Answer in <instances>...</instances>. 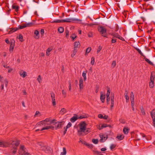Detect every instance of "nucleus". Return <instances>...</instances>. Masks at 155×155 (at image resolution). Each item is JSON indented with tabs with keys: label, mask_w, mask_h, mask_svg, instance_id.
I'll return each instance as SVG.
<instances>
[{
	"label": "nucleus",
	"mask_w": 155,
	"mask_h": 155,
	"mask_svg": "<svg viewBox=\"0 0 155 155\" xmlns=\"http://www.w3.org/2000/svg\"><path fill=\"white\" fill-rule=\"evenodd\" d=\"M79 129L78 130V135L79 136H83V132L86 130L87 124L85 122H81L79 124Z\"/></svg>",
	"instance_id": "f257e3e1"
},
{
	"label": "nucleus",
	"mask_w": 155,
	"mask_h": 155,
	"mask_svg": "<svg viewBox=\"0 0 155 155\" xmlns=\"http://www.w3.org/2000/svg\"><path fill=\"white\" fill-rule=\"evenodd\" d=\"M155 77V74L154 73H151L150 78L149 86L151 88H153L154 86V80Z\"/></svg>",
	"instance_id": "f03ea898"
},
{
	"label": "nucleus",
	"mask_w": 155,
	"mask_h": 155,
	"mask_svg": "<svg viewBox=\"0 0 155 155\" xmlns=\"http://www.w3.org/2000/svg\"><path fill=\"white\" fill-rule=\"evenodd\" d=\"M73 21H81V20L76 18H66L65 19H62V22H70Z\"/></svg>",
	"instance_id": "7ed1b4c3"
},
{
	"label": "nucleus",
	"mask_w": 155,
	"mask_h": 155,
	"mask_svg": "<svg viewBox=\"0 0 155 155\" xmlns=\"http://www.w3.org/2000/svg\"><path fill=\"white\" fill-rule=\"evenodd\" d=\"M98 31L100 32V33L103 36L105 37H107V30L106 28H104L102 26H101L98 28Z\"/></svg>",
	"instance_id": "20e7f679"
},
{
	"label": "nucleus",
	"mask_w": 155,
	"mask_h": 155,
	"mask_svg": "<svg viewBox=\"0 0 155 155\" xmlns=\"http://www.w3.org/2000/svg\"><path fill=\"white\" fill-rule=\"evenodd\" d=\"M10 146V143L0 140V147H6Z\"/></svg>",
	"instance_id": "39448f33"
},
{
	"label": "nucleus",
	"mask_w": 155,
	"mask_h": 155,
	"mask_svg": "<svg viewBox=\"0 0 155 155\" xmlns=\"http://www.w3.org/2000/svg\"><path fill=\"white\" fill-rule=\"evenodd\" d=\"M15 41L14 39H12L10 42V47L9 51L12 52L13 51L15 46Z\"/></svg>",
	"instance_id": "423d86ee"
},
{
	"label": "nucleus",
	"mask_w": 155,
	"mask_h": 155,
	"mask_svg": "<svg viewBox=\"0 0 155 155\" xmlns=\"http://www.w3.org/2000/svg\"><path fill=\"white\" fill-rule=\"evenodd\" d=\"M54 125L55 129L60 128H61L62 126V123L61 122H56L54 124Z\"/></svg>",
	"instance_id": "0eeeda50"
},
{
	"label": "nucleus",
	"mask_w": 155,
	"mask_h": 155,
	"mask_svg": "<svg viewBox=\"0 0 155 155\" xmlns=\"http://www.w3.org/2000/svg\"><path fill=\"white\" fill-rule=\"evenodd\" d=\"M32 23L30 22L27 24H24L23 25H20L19 27L18 28V30L19 29H22L27 27H29L31 25H32Z\"/></svg>",
	"instance_id": "6e6552de"
},
{
	"label": "nucleus",
	"mask_w": 155,
	"mask_h": 155,
	"mask_svg": "<svg viewBox=\"0 0 155 155\" xmlns=\"http://www.w3.org/2000/svg\"><path fill=\"white\" fill-rule=\"evenodd\" d=\"M19 74L21 76L22 78H25L27 76V73L26 72L22 70L19 72Z\"/></svg>",
	"instance_id": "1a4fd4ad"
},
{
	"label": "nucleus",
	"mask_w": 155,
	"mask_h": 155,
	"mask_svg": "<svg viewBox=\"0 0 155 155\" xmlns=\"http://www.w3.org/2000/svg\"><path fill=\"white\" fill-rule=\"evenodd\" d=\"M111 105L110 106L111 108H112L114 106V94H112L111 96Z\"/></svg>",
	"instance_id": "9d476101"
},
{
	"label": "nucleus",
	"mask_w": 155,
	"mask_h": 155,
	"mask_svg": "<svg viewBox=\"0 0 155 155\" xmlns=\"http://www.w3.org/2000/svg\"><path fill=\"white\" fill-rule=\"evenodd\" d=\"M78 119L77 115L76 114H74V116L70 119V121L73 123L75 122Z\"/></svg>",
	"instance_id": "9b49d317"
},
{
	"label": "nucleus",
	"mask_w": 155,
	"mask_h": 155,
	"mask_svg": "<svg viewBox=\"0 0 155 155\" xmlns=\"http://www.w3.org/2000/svg\"><path fill=\"white\" fill-rule=\"evenodd\" d=\"M25 148L24 146H21L20 147V150H19V153L23 154L25 153Z\"/></svg>",
	"instance_id": "f8f14e48"
},
{
	"label": "nucleus",
	"mask_w": 155,
	"mask_h": 155,
	"mask_svg": "<svg viewBox=\"0 0 155 155\" xmlns=\"http://www.w3.org/2000/svg\"><path fill=\"white\" fill-rule=\"evenodd\" d=\"M19 144V141H13L11 143V145H12V146H14L13 147H16V148H17V146H18Z\"/></svg>",
	"instance_id": "ddd939ff"
},
{
	"label": "nucleus",
	"mask_w": 155,
	"mask_h": 155,
	"mask_svg": "<svg viewBox=\"0 0 155 155\" xmlns=\"http://www.w3.org/2000/svg\"><path fill=\"white\" fill-rule=\"evenodd\" d=\"M105 98V95H104L102 92L101 93L100 100L102 103H104V100Z\"/></svg>",
	"instance_id": "4468645a"
},
{
	"label": "nucleus",
	"mask_w": 155,
	"mask_h": 155,
	"mask_svg": "<svg viewBox=\"0 0 155 155\" xmlns=\"http://www.w3.org/2000/svg\"><path fill=\"white\" fill-rule=\"evenodd\" d=\"M101 139H100V142H104L107 139V136L106 137H104L103 135L100 136Z\"/></svg>",
	"instance_id": "2eb2a0df"
},
{
	"label": "nucleus",
	"mask_w": 155,
	"mask_h": 155,
	"mask_svg": "<svg viewBox=\"0 0 155 155\" xmlns=\"http://www.w3.org/2000/svg\"><path fill=\"white\" fill-rule=\"evenodd\" d=\"M74 49L79 48L80 46V43L79 42H75L74 43Z\"/></svg>",
	"instance_id": "dca6fc26"
},
{
	"label": "nucleus",
	"mask_w": 155,
	"mask_h": 155,
	"mask_svg": "<svg viewBox=\"0 0 155 155\" xmlns=\"http://www.w3.org/2000/svg\"><path fill=\"white\" fill-rule=\"evenodd\" d=\"M54 128H55L54 126H47L45 127H43L41 129V130H48L49 129H54Z\"/></svg>",
	"instance_id": "f3484780"
},
{
	"label": "nucleus",
	"mask_w": 155,
	"mask_h": 155,
	"mask_svg": "<svg viewBox=\"0 0 155 155\" xmlns=\"http://www.w3.org/2000/svg\"><path fill=\"white\" fill-rule=\"evenodd\" d=\"M34 34L36 35V36L35 38L36 39H38L39 38V32L37 30H35L34 32Z\"/></svg>",
	"instance_id": "a211bd4d"
},
{
	"label": "nucleus",
	"mask_w": 155,
	"mask_h": 155,
	"mask_svg": "<svg viewBox=\"0 0 155 155\" xmlns=\"http://www.w3.org/2000/svg\"><path fill=\"white\" fill-rule=\"evenodd\" d=\"M79 87L81 90L83 88V80L81 78L79 81Z\"/></svg>",
	"instance_id": "6ab92c4d"
},
{
	"label": "nucleus",
	"mask_w": 155,
	"mask_h": 155,
	"mask_svg": "<svg viewBox=\"0 0 155 155\" xmlns=\"http://www.w3.org/2000/svg\"><path fill=\"white\" fill-rule=\"evenodd\" d=\"M124 137V136L123 135H118L116 137L119 140H123Z\"/></svg>",
	"instance_id": "aec40b11"
},
{
	"label": "nucleus",
	"mask_w": 155,
	"mask_h": 155,
	"mask_svg": "<svg viewBox=\"0 0 155 155\" xmlns=\"http://www.w3.org/2000/svg\"><path fill=\"white\" fill-rule=\"evenodd\" d=\"M10 29L11 30L9 32V34H11L17 31L18 30V28H11Z\"/></svg>",
	"instance_id": "412c9836"
},
{
	"label": "nucleus",
	"mask_w": 155,
	"mask_h": 155,
	"mask_svg": "<svg viewBox=\"0 0 155 155\" xmlns=\"http://www.w3.org/2000/svg\"><path fill=\"white\" fill-rule=\"evenodd\" d=\"M154 110L155 109H153L150 113L151 117L153 119V120L154 119H155V113L154 112Z\"/></svg>",
	"instance_id": "4be33fe9"
},
{
	"label": "nucleus",
	"mask_w": 155,
	"mask_h": 155,
	"mask_svg": "<svg viewBox=\"0 0 155 155\" xmlns=\"http://www.w3.org/2000/svg\"><path fill=\"white\" fill-rule=\"evenodd\" d=\"M19 8V7L18 6L13 5L12 6V8L13 9H15V11L16 12L18 10Z\"/></svg>",
	"instance_id": "5701e85b"
},
{
	"label": "nucleus",
	"mask_w": 155,
	"mask_h": 155,
	"mask_svg": "<svg viewBox=\"0 0 155 155\" xmlns=\"http://www.w3.org/2000/svg\"><path fill=\"white\" fill-rule=\"evenodd\" d=\"M91 132L90 129L89 128H86V130H85L84 132H83L84 135L87 134L88 133Z\"/></svg>",
	"instance_id": "b1692460"
},
{
	"label": "nucleus",
	"mask_w": 155,
	"mask_h": 155,
	"mask_svg": "<svg viewBox=\"0 0 155 155\" xmlns=\"http://www.w3.org/2000/svg\"><path fill=\"white\" fill-rule=\"evenodd\" d=\"M40 122H39L38 123L36 124L37 126H42V125H48L49 124H48L47 122H44L43 123H40Z\"/></svg>",
	"instance_id": "393cba45"
},
{
	"label": "nucleus",
	"mask_w": 155,
	"mask_h": 155,
	"mask_svg": "<svg viewBox=\"0 0 155 155\" xmlns=\"http://www.w3.org/2000/svg\"><path fill=\"white\" fill-rule=\"evenodd\" d=\"M111 35L114 36V37H116V38H118V37L119 36V35L117 33L114 32H113L111 34Z\"/></svg>",
	"instance_id": "a878e982"
},
{
	"label": "nucleus",
	"mask_w": 155,
	"mask_h": 155,
	"mask_svg": "<svg viewBox=\"0 0 155 155\" xmlns=\"http://www.w3.org/2000/svg\"><path fill=\"white\" fill-rule=\"evenodd\" d=\"M129 129L127 128H124L123 130L124 133L125 134H127L129 132Z\"/></svg>",
	"instance_id": "bb28decb"
},
{
	"label": "nucleus",
	"mask_w": 155,
	"mask_h": 155,
	"mask_svg": "<svg viewBox=\"0 0 155 155\" xmlns=\"http://www.w3.org/2000/svg\"><path fill=\"white\" fill-rule=\"evenodd\" d=\"M58 32L60 33H63L64 31V28L63 27H60L58 29Z\"/></svg>",
	"instance_id": "cd10ccee"
},
{
	"label": "nucleus",
	"mask_w": 155,
	"mask_h": 155,
	"mask_svg": "<svg viewBox=\"0 0 155 155\" xmlns=\"http://www.w3.org/2000/svg\"><path fill=\"white\" fill-rule=\"evenodd\" d=\"M84 144L89 148L91 149L93 148V145L92 144L86 142H85L84 143Z\"/></svg>",
	"instance_id": "c85d7f7f"
},
{
	"label": "nucleus",
	"mask_w": 155,
	"mask_h": 155,
	"mask_svg": "<svg viewBox=\"0 0 155 155\" xmlns=\"http://www.w3.org/2000/svg\"><path fill=\"white\" fill-rule=\"evenodd\" d=\"M94 153L96 155H103L101 152H99L96 150L93 151Z\"/></svg>",
	"instance_id": "c756f323"
},
{
	"label": "nucleus",
	"mask_w": 155,
	"mask_h": 155,
	"mask_svg": "<svg viewBox=\"0 0 155 155\" xmlns=\"http://www.w3.org/2000/svg\"><path fill=\"white\" fill-rule=\"evenodd\" d=\"M144 57V59L145 60V61L146 62H147L148 63L151 65H153V63L148 59L146 58L145 56Z\"/></svg>",
	"instance_id": "7c9ffc66"
},
{
	"label": "nucleus",
	"mask_w": 155,
	"mask_h": 155,
	"mask_svg": "<svg viewBox=\"0 0 155 155\" xmlns=\"http://www.w3.org/2000/svg\"><path fill=\"white\" fill-rule=\"evenodd\" d=\"M63 152L61 153L60 155H65L66 153V149L65 147L63 148Z\"/></svg>",
	"instance_id": "2f4dec72"
},
{
	"label": "nucleus",
	"mask_w": 155,
	"mask_h": 155,
	"mask_svg": "<svg viewBox=\"0 0 155 155\" xmlns=\"http://www.w3.org/2000/svg\"><path fill=\"white\" fill-rule=\"evenodd\" d=\"M66 110L64 108H62L60 112L62 114H63L66 112Z\"/></svg>",
	"instance_id": "473e14b6"
},
{
	"label": "nucleus",
	"mask_w": 155,
	"mask_h": 155,
	"mask_svg": "<svg viewBox=\"0 0 155 155\" xmlns=\"http://www.w3.org/2000/svg\"><path fill=\"white\" fill-rule=\"evenodd\" d=\"M135 48V49H136V50L138 52H139V53L142 56H143V57H144V56L143 55V54L141 52V51H140V50L139 49V48Z\"/></svg>",
	"instance_id": "72a5a7b5"
},
{
	"label": "nucleus",
	"mask_w": 155,
	"mask_h": 155,
	"mask_svg": "<svg viewBox=\"0 0 155 155\" xmlns=\"http://www.w3.org/2000/svg\"><path fill=\"white\" fill-rule=\"evenodd\" d=\"M77 52V49H74L73 51V53L71 54V57L72 58L74 57L75 55Z\"/></svg>",
	"instance_id": "f704fd0d"
},
{
	"label": "nucleus",
	"mask_w": 155,
	"mask_h": 155,
	"mask_svg": "<svg viewBox=\"0 0 155 155\" xmlns=\"http://www.w3.org/2000/svg\"><path fill=\"white\" fill-rule=\"evenodd\" d=\"M16 147H13V148L11 150V151L14 154L15 153L17 150Z\"/></svg>",
	"instance_id": "c9c22d12"
},
{
	"label": "nucleus",
	"mask_w": 155,
	"mask_h": 155,
	"mask_svg": "<svg viewBox=\"0 0 155 155\" xmlns=\"http://www.w3.org/2000/svg\"><path fill=\"white\" fill-rule=\"evenodd\" d=\"M86 71H84L82 73V76L84 78V81H86L87 79L86 77Z\"/></svg>",
	"instance_id": "e433bc0d"
},
{
	"label": "nucleus",
	"mask_w": 155,
	"mask_h": 155,
	"mask_svg": "<svg viewBox=\"0 0 155 155\" xmlns=\"http://www.w3.org/2000/svg\"><path fill=\"white\" fill-rule=\"evenodd\" d=\"M130 97L131 100H134V93L132 91L130 93Z\"/></svg>",
	"instance_id": "4c0bfd02"
},
{
	"label": "nucleus",
	"mask_w": 155,
	"mask_h": 155,
	"mask_svg": "<svg viewBox=\"0 0 155 155\" xmlns=\"http://www.w3.org/2000/svg\"><path fill=\"white\" fill-rule=\"evenodd\" d=\"M52 49L50 48H48L46 52V55L48 56L49 55V53L51 51Z\"/></svg>",
	"instance_id": "58836bf2"
},
{
	"label": "nucleus",
	"mask_w": 155,
	"mask_h": 155,
	"mask_svg": "<svg viewBox=\"0 0 155 155\" xmlns=\"http://www.w3.org/2000/svg\"><path fill=\"white\" fill-rule=\"evenodd\" d=\"M50 120L49 118H46L45 120H43L41 121H40V123H43L44 122H50Z\"/></svg>",
	"instance_id": "ea45409f"
},
{
	"label": "nucleus",
	"mask_w": 155,
	"mask_h": 155,
	"mask_svg": "<svg viewBox=\"0 0 155 155\" xmlns=\"http://www.w3.org/2000/svg\"><path fill=\"white\" fill-rule=\"evenodd\" d=\"M50 95L51 100L55 99V94L53 92L51 93Z\"/></svg>",
	"instance_id": "a19ab883"
},
{
	"label": "nucleus",
	"mask_w": 155,
	"mask_h": 155,
	"mask_svg": "<svg viewBox=\"0 0 155 155\" xmlns=\"http://www.w3.org/2000/svg\"><path fill=\"white\" fill-rule=\"evenodd\" d=\"M91 50V47H88L87 48L85 53V54H86L87 53H89Z\"/></svg>",
	"instance_id": "79ce46f5"
},
{
	"label": "nucleus",
	"mask_w": 155,
	"mask_h": 155,
	"mask_svg": "<svg viewBox=\"0 0 155 155\" xmlns=\"http://www.w3.org/2000/svg\"><path fill=\"white\" fill-rule=\"evenodd\" d=\"M140 110H141V112L142 113V114L144 115H145V110H144V108H143V107H142L141 108Z\"/></svg>",
	"instance_id": "37998d69"
},
{
	"label": "nucleus",
	"mask_w": 155,
	"mask_h": 155,
	"mask_svg": "<svg viewBox=\"0 0 155 155\" xmlns=\"http://www.w3.org/2000/svg\"><path fill=\"white\" fill-rule=\"evenodd\" d=\"M92 142L94 144H97L98 143V140L97 139H93Z\"/></svg>",
	"instance_id": "c03bdc74"
},
{
	"label": "nucleus",
	"mask_w": 155,
	"mask_h": 155,
	"mask_svg": "<svg viewBox=\"0 0 155 155\" xmlns=\"http://www.w3.org/2000/svg\"><path fill=\"white\" fill-rule=\"evenodd\" d=\"M18 38L22 42L23 41V36L21 34L19 35Z\"/></svg>",
	"instance_id": "a18cd8bd"
},
{
	"label": "nucleus",
	"mask_w": 155,
	"mask_h": 155,
	"mask_svg": "<svg viewBox=\"0 0 155 155\" xmlns=\"http://www.w3.org/2000/svg\"><path fill=\"white\" fill-rule=\"evenodd\" d=\"M52 104L53 106H55L56 104L55 99L51 100Z\"/></svg>",
	"instance_id": "49530a36"
},
{
	"label": "nucleus",
	"mask_w": 155,
	"mask_h": 155,
	"mask_svg": "<svg viewBox=\"0 0 155 155\" xmlns=\"http://www.w3.org/2000/svg\"><path fill=\"white\" fill-rule=\"evenodd\" d=\"M107 126H108L107 124H103L101 126V128H99V129L101 130V129H102L103 128L106 127Z\"/></svg>",
	"instance_id": "de8ad7c7"
},
{
	"label": "nucleus",
	"mask_w": 155,
	"mask_h": 155,
	"mask_svg": "<svg viewBox=\"0 0 155 155\" xmlns=\"http://www.w3.org/2000/svg\"><path fill=\"white\" fill-rule=\"evenodd\" d=\"M37 80H38L39 83H41V76L40 75H39L38 76Z\"/></svg>",
	"instance_id": "09e8293b"
},
{
	"label": "nucleus",
	"mask_w": 155,
	"mask_h": 155,
	"mask_svg": "<svg viewBox=\"0 0 155 155\" xmlns=\"http://www.w3.org/2000/svg\"><path fill=\"white\" fill-rule=\"evenodd\" d=\"M102 49V47L101 46H99L98 47V48L97 50V54H98L100 51Z\"/></svg>",
	"instance_id": "8fccbe9b"
},
{
	"label": "nucleus",
	"mask_w": 155,
	"mask_h": 155,
	"mask_svg": "<svg viewBox=\"0 0 155 155\" xmlns=\"http://www.w3.org/2000/svg\"><path fill=\"white\" fill-rule=\"evenodd\" d=\"M39 115L40 116L41 115V114L40 112L38 111H37L35 112V114L34 115V117H36L37 115Z\"/></svg>",
	"instance_id": "3c124183"
},
{
	"label": "nucleus",
	"mask_w": 155,
	"mask_h": 155,
	"mask_svg": "<svg viewBox=\"0 0 155 155\" xmlns=\"http://www.w3.org/2000/svg\"><path fill=\"white\" fill-rule=\"evenodd\" d=\"M71 125L72 124L71 123V122H69L67 125V126L65 127L66 128L68 129V128H69V127H71Z\"/></svg>",
	"instance_id": "603ef678"
},
{
	"label": "nucleus",
	"mask_w": 155,
	"mask_h": 155,
	"mask_svg": "<svg viewBox=\"0 0 155 155\" xmlns=\"http://www.w3.org/2000/svg\"><path fill=\"white\" fill-rule=\"evenodd\" d=\"M53 22L54 23H60L62 22V20H54Z\"/></svg>",
	"instance_id": "864d4df0"
},
{
	"label": "nucleus",
	"mask_w": 155,
	"mask_h": 155,
	"mask_svg": "<svg viewBox=\"0 0 155 155\" xmlns=\"http://www.w3.org/2000/svg\"><path fill=\"white\" fill-rule=\"evenodd\" d=\"M69 89L70 91H71V82L70 81H69Z\"/></svg>",
	"instance_id": "5fc2aeb1"
},
{
	"label": "nucleus",
	"mask_w": 155,
	"mask_h": 155,
	"mask_svg": "<svg viewBox=\"0 0 155 155\" xmlns=\"http://www.w3.org/2000/svg\"><path fill=\"white\" fill-rule=\"evenodd\" d=\"M62 94L64 95V97H65L66 96V92L64 91V90H62Z\"/></svg>",
	"instance_id": "6e6d98bb"
},
{
	"label": "nucleus",
	"mask_w": 155,
	"mask_h": 155,
	"mask_svg": "<svg viewBox=\"0 0 155 155\" xmlns=\"http://www.w3.org/2000/svg\"><path fill=\"white\" fill-rule=\"evenodd\" d=\"M65 33H66V37L67 38L69 35V31L67 30L65 31Z\"/></svg>",
	"instance_id": "4d7b16f0"
},
{
	"label": "nucleus",
	"mask_w": 155,
	"mask_h": 155,
	"mask_svg": "<svg viewBox=\"0 0 155 155\" xmlns=\"http://www.w3.org/2000/svg\"><path fill=\"white\" fill-rule=\"evenodd\" d=\"M116 146V145H115L113 144H111L110 146V148L111 150H112Z\"/></svg>",
	"instance_id": "13d9d810"
},
{
	"label": "nucleus",
	"mask_w": 155,
	"mask_h": 155,
	"mask_svg": "<svg viewBox=\"0 0 155 155\" xmlns=\"http://www.w3.org/2000/svg\"><path fill=\"white\" fill-rule=\"evenodd\" d=\"M56 120H50V124H55Z\"/></svg>",
	"instance_id": "bf43d9fd"
},
{
	"label": "nucleus",
	"mask_w": 155,
	"mask_h": 155,
	"mask_svg": "<svg viewBox=\"0 0 155 155\" xmlns=\"http://www.w3.org/2000/svg\"><path fill=\"white\" fill-rule=\"evenodd\" d=\"M94 62V59L93 57L91 58V64L93 65Z\"/></svg>",
	"instance_id": "052dcab7"
},
{
	"label": "nucleus",
	"mask_w": 155,
	"mask_h": 155,
	"mask_svg": "<svg viewBox=\"0 0 155 155\" xmlns=\"http://www.w3.org/2000/svg\"><path fill=\"white\" fill-rule=\"evenodd\" d=\"M8 83V80L7 79H5V86L6 87H7Z\"/></svg>",
	"instance_id": "680f3d73"
},
{
	"label": "nucleus",
	"mask_w": 155,
	"mask_h": 155,
	"mask_svg": "<svg viewBox=\"0 0 155 155\" xmlns=\"http://www.w3.org/2000/svg\"><path fill=\"white\" fill-rule=\"evenodd\" d=\"M116 66V61H113L112 64V66H113V68H114Z\"/></svg>",
	"instance_id": "e2e57ef3"
},
{
	"label": "nucleus",
	"mask_w": 155,
	"mask_h": 155,
	"mask_svg": "<svg viewBox=\"0 0 155 155\" xmlns=\"http://www.w3.org/2000/svg\"><path fill=\"white\" fill-rule=\"evenodd\" d=\"M125 99H126V101L127 102H128L129 100V97L128 96H125Z\"/></svg>",
	"instance_id": "0e129e2a"
},
{
	"label": "nucleus",
	"mask_w": 155,
	"mask_h": 155,
	"mask_svg": "<svg viewBox=\"0 0 155 155\" xmlns=\"http://www.w3.org/2000/svg\"><path fill=\"white\" fill-rule=\"evenodd\" d=\"M44 33V30L42 29L41 30L40 34L42 35H43Z\"/></svg>",
	"instance_id": "69168bd1"
},
{
	"label": "nucleus",
	"mask_w": 155,
	"mask_h": 155,
	"mask_svg": "<svg viewBox=\"0 0 155 155\" xmlns=\"http://www.w3.org/2000/svg\"><path fill=\"white\" fill-rule=\"evenodd\" d=\"M73 36H71V38L73 39V40H74V39L76 37V36L74 34L73 35Z\"/></svg>",
	"instance_id": "338daca9"
},
{
	"label": "nucleus",
	"mask_w": 155,
	"mask_h": 155,
	"mask_svg": "<svg viewBox=\"0 0 155 155\" xmlns=\"http://www.w3.org/2000/svg\"><path fill=\"white\" fill-rule=\"evenodd\" d=\"M116 40L114 39V37L113 38L112 40H111V42L112 43H114L116 42Z\"/></svg>",
	"instance_id": "774afa93"
}]
</instances>
